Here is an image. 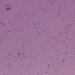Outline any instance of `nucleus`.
<instances>
[{"label": "nucleus", "mask_w": 75, "mask_h": 75, "mask_svg": "<svg viewBox=\"0 0 75 75\" xmlns=\"http://www.w3.org/2000/svg\"><path fill=\"white\" fill-rule=\"evenodd\" d=\"M6 6H8V5H7Z\"/></svg>", "instance_id": "f03ea898"}, {"label": "nucleus", "mask_w": 75, "mask_h": 75, "mask_svg": "<svg viewBox=\"0 0 75 75\" xmlns=\"http://www.w3.org/2000/svg\"><path fill=\"white\" fill-rule=\"evenodd\" d=\"M9 9H10L9 8H6V10H9Z\"/></svg>", "instance_id": "f257e3e1"}]
</instances>
